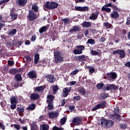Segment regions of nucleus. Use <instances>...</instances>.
Wrapping results in <instances>:
<instances>
[{"mask_svg":"<svg viewBox=\"0 0 130 130\" xmlns=\"http://www.w3.org/2000/svg\"><path fill=\"white\" fill-rule=\"evenodd\" d=\"M54 59L56 63L63 61V57L59 51H55L54 52Z\"/></svg>","mask_w":130,"mask_h":130,"instance_id":"1","label":"nucleus"},{"mask_svg":"<svg viewBox=\"0 0 130 130\" xmlns=\"http://www.w3.org/2000/svg\"><path fill=\"white\" fill-rule=\"evenodd\" d=\"M58 6V4H57V3L52 2H47L45 5L46 9H51L52 10L56 9Z\"/></svg>","mask_w":130,"mask_h":130,"instance_id":"2","label":"nucleus"},{"mask_svg":"<svg viewBox=\"0 0 130 130\" xmlns=\"http://www.w3.org/2000/svg\"><path fill=\"white\" fill-rule=\"evenodd\" d=\"M106 106V102L103 101L102 103L99 104L95 106L92 109V111H96L98 109H100V108H104Z\"/></svg>","mask_w":130,"mask_h":130,"instance_id":"3","label":"nucleus"},{"mask_svg":"<svg viewBox=\"0 0 130 130\" xmlns=\"http://www.w3.org/2000/svg\"><path fill=\"white\" fill-rule=\"evenodd\" d=\"M113 54H119L120 57L123 58L125 56V52L123 50H116L113 52Z\"/></svg>","mask_w":130,"mask_h":130,"instance_id":"4","label":"nucleus"},{"mask_svg":"<svg viewBox=\"0 0 130 130\" xmlns=\"http://www.w3.org/2000/svg\"><path fill=\"white\" fill-rule=\"evenodd\" d=\"M27 18L29 21H34V20H35L37 18V16L35 15V13L32 10H29Z\"/></svg>","mask_w":130,"mask_h":130,"instance_id":"5","label":"nucleus"},{"mask_svg":"<svg viewBox=\"0 0 130 130\" xmlns=\"http://www.w3.org/2000/svg\"><path fill=\"white\" fill-rule=\"evenodd\" d=\"M81 122L82 118L79 117L74 118L73 120V122L75 124V125H79Z\"/></svg>","mask_w":130,"mask_h":130,"instance_id":"6","label":"nucleus"},{"mask_svg":"<svg viewBox=\"0 0 130 130\" xmlns=\"http://www.w3.org/2000/svg\"><path fill=\"white\" fill-rule=\"evenodd\" d=\"M116 77H117L116 73L114 72L110 73L108 75V79L109 81H113V80H115L116 79Z\"/></svg>","mask_w":130,"mask_h":130,"instance_id":"7","label":"nucleus"},{"mask_svg":"<svg viewBox=\"0 0 130 130\" xmlns=\"http://www.w3.org/2000/svg\"><path fill=\"white\" fill-rule=\"evenodd\" d=\"M29 79H35L37 77V74L35 71H31L28 73L27 74Z\"/></svg>","mask_w":130,"mask_h":130,"instance_id":"8","label":"nucleus"},{"mask_svg":"<svg viewBox=\"0 0 130 130\" xmlns=\"http://www.w3.org/2000/svg\"><path fill=\"white\" fill-rule=\"evenodd\" d=\"M71 87H66L63 89V96L67 97L69 95V92H71Z\"/></svg>","mask_w":130,"mask_h":130,"instance_id":"9","label":"nucleus"},{"mask_svg":"<svg viewBox=\"0 0 130 130\" xmlns=\"http://www.w3.org/2000/svg\"><path fill=\"white\" fill-rule=\"evenodd\" d=\"M48 116L50 118H55L58 116L57 112H51L49 113Z\"/></svg>","mask_w":130,"mask_h":130,"instance_id":"10","label":"nucleus"},{"mask_svg":"<svg viewBox=\"0 0 130 130\" xmlns=\"http://www.w3.org/2000/svg\"><path fill=\"white\" fill-rule=\"evenodd\" d=\"M47 80L48 82H50V83H53V82H54L55 81V78H54V76L53 75H49L46 76Z\"/></svg>","mask_w":130,"mask_h":130,"instance_id":"11","label":"nucleus"},{"mask_svg":"<svg viewBox=\"0 0 130 130\" xmlns=\"http://www.w3.org/2000/svg\"><path fill=\"white\" fill-rule=\"evenodd\" d=\"M17 4L18 6L24 7L27 4V0H17Z\"/></svg>","mask_w":130,"mask_h":130,"instance_id":"12","label":"nucleus"},{"mask_svg":"<svg viewBox=\"0 0 130 130\" xmlns=\"http://www.w3.org/2000/svg\"><path fill=\"white\" fill-rule=\"evenodd\" d=\"M113 125V122L112 120H107L105 126L107 128H110Z\"/></svg>","mask_w":130,"mask_h":130,"instance_id":"13","label":"nucleus"},{"mask_svg":"<svg viewBox=\"0 0 130 130\" xmlns=\"http://www.w3.org/2000/svg\"><path fill=\"white\" fill-rule=\"evenodd\" d=\"M18 98L16 96H13L10 98V102L11 104H17L18 103Z\"/></svg>","mask_w":130,"mask_h":130,"instance_id":"14","label":"nucleus"},{"mask_svg":"<svg viewBox=\"0 0 130 130\" xmlns=\"http://www.w3.org/2000/svg\"><path fill=\"white\" fill-rule=\"evenodd\" d=\"M111 17L113 19H116L119 17V14L117 12L112 11L111 13Z\"/></svg>","mask_w":130,"mask_h":130,"instance_id":"15","label":"nucleus"},{"mask_svg":"<svg viewBox=\"0 0 130 130\" xmlns=\"http://www.w3.org/2000/svg\"><path fill=\"white\" fill-rule=\"evenodd\" d=\"M31 100H37L39 98L38 93H31L30 96Z\"/></svg>","mask_w":130,"mask_h":130,"instance_id":"16","label":"nucleus"},{"mask_svg":"<svg viewBox=\"0 0 130 130\" xmlns=\"http://www.w3.org/2000/svg\"><path fill=\"white\" fill-rule=\"evenodd\" d=\"M49 129V125L48 124H43L40 126V130H48Z\"/></svg>","mask_w":130,"mask_h":130,"instance_id":"17","label":"nucleus"},{"mask_svg":"<svg viewBox=\"0 0 130 130\" xmlns=\"http://www.w3.org/2000/svg\"><path fill=\"white\" fill-rule=\"evenodd\" d=\"M11 20L12 21H15V20L17 19V18H18V14H16L14 12H12L10 14Z\"/></svg>","mask_w":130,"mask_h":130,"instance_id":"18","label":"nucleus"},{"mask_svg":"<svg viewBox=\"0 0 130 130\" xmlns=\"http://www.w3.org/2000/svg\"><path fill=\"white\" fill-rule=\"evenodd\" d=\"M14 80H15V81L17 82H20V81L22 80V76H21V74H16L14 77Z\"/></svg>","mask_w":130,"mask_h":130,"instance_id":"19","label":"nucleus"},{"mask_svg":"<svg viewBox=\"0 0 130 130\" xmlns=\"http://www.w3.org/2000/svg\"><path fill=\"white\" fill-rule=\"evenodd\" d=\"M54 99V96H53V95H49L47 96V103H53Z\"/></svg>","mask_w":130,"mask_h":130,"instance_id":"20","label":"nucleus"},{"mask_svg":"<svg viewBox=\"0 0 130 130\" xmlns=\"http://www.w3.org/2000/svg\"><path fill=\"white\" fill-rule=\"evenodd\" d=\"M114 112L115 113L114 116L115 118H116L117 119H120V115L118 114L119 111L118 109L116 110V109H115Z\"/></svg>","mask_w":130,"mask_h":130,"instance_id":"21","label":"nucleus"},{"mask_svg":"<svg viewBox=\"0 0 130 130\" xmlns=\"http://www.w3.org/2000/svg\"><path fill=\"white\" fill-rule=\"evenodd\" d=\"M102 11L107 12L108 13H110L111 12V9L108 8L107 6L104 5L102 8Z\"/></svg>","mask_w":130,"mask_h":130,"instance_id":"22","label":"nucleus"},{"mask_svg":"<svg viewBox=\"0 0 130 130\" xmlns=\"http://www.w3.org/2000/svg\"><path fill=\"white\" fill-rule=\"evenodd\" d=\"M17 33V29H13L12 30H10L8 32V35L9 36H14L15 34Z\"/></svg>","mask_w":130,"mask_h":130,"instance_id":"23","label":"nucleus"},{"mask_svg":"<svg viewBox=\"0 0 130 130\" xmlns=\"http://www.w3.org/2000/svg\"><path fill=\"white\" fill-rule=\"evenodd\" d=\"M83 27H85V28H89L91 27V23L87 21H85L82 23Z\"/></svg>","mask_w":130,"mask_h":130,"instance_id":"24","label":"nucleus"},{"mask_svg":"<svg viewBox=\"0 0 130 130\" xmlns=\"http://www.w3.org/2000/svg\"><path fill=\"white\" fill-rule=\"evenodd\" d=\"M35 104H30L28 107L27 108V110H34V109H35Z\"/></svg>","mask_w":130,"mask_h":130,"instance_id":"25","label":"nucleus"},{"mask_svg":"<svg viewBox=\"0 0 130 130\" xmlns=\"http://www.w3.org/2000/svg\"><path fill=\"white\" fill-rule=\"evenodd\" d=\"M44 90V88L43 87V86H38L37 87H36V88L35 89V90L37 92H38L39 93H41V92H42V90Z\"/></svg>","mask_w":130,"mask_h":130,"instance_id":"26","label":"nucleus"},{"mask_svg":"<svg viewBox=\"0 0 130 130\" xmlns=\"http://www.w3.org/2000/svg\"><path fill=\"white\" fill-rule=\"evenodd\" d=\"M9 72L11 74H16V73H19L20 72V70L17 69H10Z\"/></svg>","mask_w":130,"mask_h":130,"instance_id":"27","label":"nucleus"},{"mask_svg":"<svg viewBox=\"0 0 130 130\" xmlns=\"http://www.w3.org/2000/svg\"><path fill=\"white\" fill-rule=\"evenodd\" d=\"M97 18H98V14H93L89 17L90 20H96Z\"/></svg>","mask_w":130,"mask_h":130,"instance_id":"28","label":"nucleus"},{"mask_svg":"<svg viewBox=\"0 0 130 130\" xmlns=\"http://www.w3.org/2000/svg\"><path fill=\"white\" fill-rule=\"evenodd\" d=\"M73 53H74V54H82V53H83V51H81L79 49H76L74 50Z\"/></svg>","mask_w":130,"mask_h":130,"instance_id":"29","label":"nucleus"},{"mask_svg":"<svg viewBox=\"0 0 130 130\" xmlns=\"http://www.w3.org/2000/svg\"><path fill=\"white\" fill-rule=\"evenodd\" d=\"M47 29H48L47 27L43 26L40 29L39 32L41 34H42V33H43V32H45V31H46V30H47Z\"/></svg>","mask_w":130,"mask_h":130,"instance_id":"30","label":"nucleus"},{"mask_svg":"<svg viewBox=\"0 0 130 130\" xmlns=\"http://www.w3.org/2000/svg\"><path fill=\"white\" fill-rule=\"evenodd\" d=\"M62 22H64L65 24H70V23H72V21L69 18H64L62 19Z\"/></svg>","mask_w":130,"mask_h":130,"instance_id":"31","label":"nucleus"},{"mask_svg":"<svg viewBox=\"0 0 130 130\" xmlns=\"http://www.w3.org/2000/svg\"><path fill=\"white\" fill-rule=\"evenodd\" d=\"M39 60V54H36L35 55V63H38V61Z\"/></svg>","mask_w":130,"mask_h":130,"instance_id":"32","label":"nucleus"},{"mask_svg":"<svg viewBox=\"0 0 130 130\" xmlns=\"http://www.w3.org/2000/svg\"><path fill=\"white\" fill-rule=\"evenodd\" d=\"M32 10L34 12H38V7H37V5L36 4H34L32 6Z\"/></svg>","mask_w":130,"mask_h":130,"instance_id":"33","label":"nucleus"},{"mask_svg":"<svg viewBox=\"0 0 130 130\" xmlns=\"http://www.w3.org/2000/svg\"><path fill=\"white\" fill-rule=\"evenodd\" d=\"M48 105V109L49 110H52L53 109V103H47Z\"/></svg>","mask_w":130,"mask_h":130,"instance_id":"34","label":"nucleus"},{"mask_svg":"<svg viewBox=\"0 0 130 130\" xmlns=\"http://www.w3.org/2000/svg\"><path fill=\"white\" fill-rule=\"evenodd\" d=\"M79 27L78 26H74L72 29H71L70 30V32H75L76 31H79Z\"/></svg>","mask_w":130,"mask_h":130,"instance_id":"35","label":"nucleus"},{"mask_svg":"<svg viewBox=\"0 0 130 130\" xmlns=\"http://www.w3.org/2000/svg\"><path fill=\"white\" fill-rule=\"evenodd\" d=\"M11 126H14L15 129H17V130H20V128H21L20 125H18L17 124H12Z\"/></svg>","mask_w":130,"mask_h":130,"instance_id":"36","label":"nucleus"},{"mask_svg":"<svg viewBox=\"0 0 130 130\" xmlns=\"http://www.w3.org/2000/svg\"><path fill=\"white\" fill-rule=\"evenodd\" d=\"M79 91L80 92V94L84 95L85 94V88L81 87L79 89Z\"/></svg>","mask_w":130,"mask_h":130,"instance_id":"37","label":"nucleus"},{"mask_svg":"<svg viewBox=\"0 0 130 130\" xmlns=\"http://www.w3.org/2000/svg\"><path fill=\"white\" fill-rule=\"evenodd\" d=\"M87 43H88L89 44H95V40L92 39H88L87 40Z\"/></svg>","mask_w":130,"mask_h":130,"instance_id":"38","label":"nucleus"},{"mask_svg":"<svg viewBox=\"0 0 130 130\" xmlns=\"http://www.w3.org/2000/svg\"><path fill=\"white\" fill-rule=\"evenodd\" d=\"M90 54L91 55H98L99 54V52H98L96 50H91L90 52Z\"/></svg>","mask_w":130,"mask_h":130,"instance_id":"39","label":"nucleus"},{"mask_svg":"<svg viewBox=\"0 0 130 130\" xmlns=\"http://www.w3.org/2000/svg\"><path fill=\"white\" fill-rule=\"evenodd\" d=\"M76 48L82 51L83 50H84V49H85V46H84L83 45L77 46Z\"/></svg>","mask_w":130,"mask_h":130,"instance_id":"40","label":"nucleus"},{"mask_svg":"<svg viewBox=\"0 0 130 130\" xmlns=\"http://www.w3.org/2000/svg\"><path fill=\"white\" fill-rule=\"evenodd\" d=\"M58 90V86L57 85H54L53 86V90L54 94H55L56 93V91Z\"/></svg>","mask_w":130,"mask_h":130,"instance_id":"41","label":"nucleus"},{"mask_svg":"<svg viewBox=\"0 0 130 130\" xmlns=\"http://www.w3.org/2000/svg\"><path fill=\"white\" fill-rule=\"evenodd\" d=\"M104 26H105L107 29H109L111 27V24L108 22H106L104 23Z\"/></svg>","mask_w":130,"mask_h":130,"instance_id":"42","label":"nucleus"},{"mask_svg":"<svg viewBox=\"0 0 130 130\" xmlns=\"http://www.w3.org/2000/svg\"><path fill=\"white\" fill-rule=\"evenodd\" d=\"M101 124L102 125H105L107 120L105 119H101Z\"/></svg>","mask_w":130,"mask_h":130,"instance_id":"43","label":"nucleus"},{"mask_svg":"<svg viewBox=\"0 0 130 130\" xmlns=\"http://www.w3.org/2000/svg\"><path fill=\"white\" fill-rule=\"evenodd\" d=\"M79 73V70L77 69L73 71L71 73V75L72 76H75V75H77Z\"/></svg>","mask_w":130,"mask_h":130,"instance_id":"44","label":"nucleus"},{"mask_svg":"<svg viewBox=\"0 0 130 130\" xmlns=\"http://www.w3.org/2000/svg\"><path fill=\"white\" fill-rule=\"evenodd\" d=\"M67 121V118L63 117L62 119H61V124L63 125L64 123H66V122Z\"/></svg>","mask_w":130,"mask_h":130,"instance_id":"45","label":"nucleus"},{"mask_svg":"<svg viewBox=\"0 0 130 130\" xmlns=\"http://www.w3.org/2000/svg\"><path fill=\"white\" fill-rule=\"evenodd\" d=\"M17 111L20 113H23L24 111V108H17Z\"/></svg>","mask_w":130,"mask_h":130,"instance_id":"46","label":"nucleus"},{"mask_svg":"<svg viewBox=\"0 0 130 130\" xmlns=\"http://www.w3.org/2000/svg\"><path fill=\"white\" fill-rule=\"evenodd\" d=\"M104 86V84L99 83L97 85V88H98V89H102V88H103Z\"/></svg>","mask_w":130,"mask_h":130,"instance_id":"47","label":"nucleus"},{"mask_svg":"<svg viewBox=\"0 0 130 130\" xmlns=\"http://www.w3.org/2000/svg\"><path fill=\"white\" fill-rule=\"evenodd\" d=\"M16 107H17V104H11V109H16Z\"/></svg>","mask_w":130,"mask_h":130,"instance_id":"48","label":"nucleus"},{"mask_svg":"<svg viewBox=\"0 0 130 130\" xmlns=\"http://www.w3.org/2000/svg\"><path fill=\"white\" fill-rule=\"evenodd\" d=\"M16 107H17V104H11V109H16Z\"/></svg>","mask_w":130,"mask_h":130,"instance_id":"49","label":"nucleus"},{"mask_svg":"<svg viewBox=\"0 0 130 130\" xmlns=\"http://www.w3.org/2000/svg\"><path fill=\"white\" fill-rule=\"evenodd\" d=\"M10 0H2L0 1V6L1 5H4V4H6V3H8L9 2Z\"/></svg>","mask_w":130,"mask_h":130,"instance_id":"50","label":"nucleus"},{"mask_svg":"<svg viewBox=\"0 0 130 130\" xmlns=\"http://www.w3.org/2000/svg\"><path fill=\"white\" fill-rule=\"evenodd\" d=\"M52 130H63V128L61 127H57L56 126H55L53 127Z\"/></svg>","mask_w":130,"mask_h":130,"instance_id":"51","label":"nucleus"},{"mask_svg":"<svg viewBox=\"0 0 130 130\" xmlns=\"http://www.w3.org/2000/svg\"><path fill=\"white\" fill-rule=\"evenodd\" d=\"M23 59H25L26 61H30V60H31V57L29 56H26L23 58Z\"/></svg>","mask_w":130,"mask_h":130,"instance_id":"52","label":"nucleus"},{"mask_svg":"<svg viewBox=\"0 0 130 130\" xmlns=\"http://www.w3.org/2000/svg\"><path fill=\"white\" fill-rule=\"evenodd\" d=\"M81 99V97L80 96H74L73 98V100L74 101H78Z\"/></svg>","mask_w":130,"mask_h":130,"instance_id":"53","label":"nucleus"},{"mask_svg":"<svg viewBox=\"0 0 130 130\" xmlns=\"http://www.w3.org/2000/svg\"><path fill=\"white\" fill-rule=\"evenodd\" d=\"M0 127H1L2 129L3 130H5L6 129V126L3 123H0Z\"/></svg>","mask_w":130,"mask_h":130,"instance_id":"54","label":"nucleus"},{"mask_svg":"<svg viewBox=\"0 0 130 130\" xmlns=\"http://www.w3.org/2000/svg\"><path fill=\"white\" fill-rule=\"evenodd\" d=\"M89 72L90 74H93V73H94V72H95V69H94V68H90Z\"/></svg>","mask_w":130,"mask_h":130,"instance_id":"55","label":"nucleus"},{"mask_svg":"<svg viewBox=\"0 0 130 130\" xmlns=\"http://www.w3.org/2000/svg\"><path fill=\"white\" fill-rule=\"evenodd\" d=\"M8 64L10 67H12V66H14V61L12 60H9L8 61Z\"/></svg>","mask_w":130,"mask_h":130,"instance_id":"56","label":"nucleus"},{"mask_svg":"<svg viewBox=\"0 0 130 130\" xmlns=\"http://www.w3.org/2000/svg\"><path fill=\"white\" fill-rule=\"evenodd\" d=\"M88 10H89V7H82V12H83L84 11H88Z\"/></svg>","mask_w":130,"mask_h":130,"instance_id":"57","label":"nucleus"},{"mask_svg":"<svg viewBox=\"0 0 130 130\" xmlns=\"http://www.w3.org/2000/svg\"><path fill=\"white\" fill-rule=\"evenodd\" d=\"M75 10L76 11H80V12H82V7L75 6Z\"/></svg>","mask_w":130,"mask_h":130,"instance_id":"58","label":"nucleus"},{"mask_svg":"<svg viewBox=\"0 0 130 130\" xmlns=\"http://www.w3.org/2000/svg\"><path fill=\"white\" fill-rule=\"evenodd\" d=\"M36 40V36L34 35L31 37V41L34 42Z\"/></svg>","mask_w":130,"mask_h":130,"instance_id":"59","label":"nucleus"},{"mask_svg":"<svg viewBox=\"0 0 130 130\" xmlns=\"http://www.w3.org/2000/svg\"><path fill=\"white\" fill-rule=\"evenodd\" d=\"M69 109L71 112H73L74 109H75V107L74 106H71L69 107Z\"/></svg>","mask_w":130,"mask_h":130,"instance_id":"60","label":"nucleus"},{"mask_svg":"<svg viewBox=\"0 0 130 130\" xmlns=\"http://www.w3.org/2000/svg\"><path fill=\"white\" fill-rule=\"evenodd\" d=\"M111 88L112 90V89H113V90H114L115 89H117V86H115L113 84H111Z\"/></svg>","mask_w":130,"mask_h":130,"instance_id":"61","label":"nucleus"},{"mask_svg":"<svg viewBox=\"0 0 130 130\" xmlns=\"http://www.w3.org/2000/svg\"><path fill=\"white\" fill-rule=\"evenodd\" d=\"M85 57V55H82V56H79L77 57L78 59L79 60L82 59V58H84Z\"/></svg>","mask_w":130,"mask_h":130,"instance_id":"62","label":"nucleus"},{"mask_svg":"<svg viewBox=\"0 0 130 130\" xmlns=\"http://www.w3.org/2000/svg\"><path fill=\"white\" fill-rule=\"evenodd\" d=\"M106 39L104 37L101 38V39L100 40V42H104L105 41Z\"/></svg>","mask_w":130,"mask_h":130,"instance_id":"63","label":"nucleus"},{"mask_svg":"<svg viewBox=\"0 0 130 130\" xmlns=\"http://www.w3.org/2000/svg\"><path fill=\"white\" fill-rule=\"evenodd\" d=\"M121 128H123V129L126 128V124H124L121 125Z\"/></svg>","mask_w":130,"mask_h":130,"instance_id":"64","label":"nucleus"}]
</instances>
